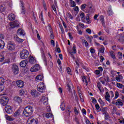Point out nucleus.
<instances>
[{"label":"nucleus","instance_id":"nucleus-44","mask_svg":"<svg viewBox=\"0 0 124 124\" xmlns=\"http://www.w3.org/2000/svg\"><path fill=\"white\" fill-rule=\"evenodd\" d=\"M6 120L10 122H12V121L14 120V118L11 117V116H8L6 117Z\"/></svg>","mask_w":124,"mask_h":124},{"label":"nucleus","instance_id":"nucleus-60","mask_svg":"<svg viewBox=\"0 0 124 124\" xmlns=\"http://www.w3.org/2000/svg\"><path fill=\"white\" fill-rule=\"evenodd\" d=\"M4 60V57L2 55H0V62H3Z\"/></svg>","mask_w":124,"mask_h":124},{"label":"nucleus","instance_id":"nucleus-42","mask_svg":"<svg viewBox=\"0 0 124 124\" xmlns=\"http://www.w3.org/2000/svg\"><path fill=\"white\" fill-rule=\"evenodd\" d=\"M116 86L118 88H119V89H122V88L124 87V86L123 85V84L120 83H117L116 84Z\"/></svg>","mask_w":124,"mask_h":124},{"label":"nucleus","instance_id":"nucleus-40","mask_svg":"<svg viewBox=\"0 0 124 124\" xmlns=\"http://www.w3.org/2000/svg\"><path fill=\"white\" fill-rule=\"evenodd\" d=\"M20 114H21V111L18 109L15 113L14 115L15 117H18Z\"/></svg>","mask_w":124,"mask_h":124},{"label":"nucleus","instance_id":"nucleus-12","mask_svg":"<svg viewBox=\"0 0 124 124\" xmlns=\"http://www.w3.org/2000/svg\"><path fill=\"white\" fill-rule=\"evenodd\" d=\"M31 95L33 96L34 97H37L39 95V93L37 92V91L35 90H32L31 92Z\"/></svg>","mask_w":124,"mask_h":124},{"label":"nucleus","instance_id":"nucleus-9","mask_svg":"<svg viewBox=\"0 0 124 124\" xmlns=\"http://www.w3.org/2000/svg\"><path fill=\"white\" fill-rule=\"evenodd\" d=\"M28 124H37V121L32 117H30L27 121Z\"/></svg>","mask_w":124,"mask_h":124},{"label":"nucleus","instance_id":"nucleus-15","mask_svg":"<svg viewBox=\"0 0 124 124\" xmlns=\"http://www.w3.org/2000/svg\"><path fill=\"white\" fill-rule=\"evenodd\" d=\"M79 16L83 23H86V18H85V13L81 12L79 13Z\"/></svg>","mask_w":124,"mask_h":124},{"label":"nucleus","instance_id":"nucleus-46","mask_svg":"<svg viewBox=\"0 0 124 124\" xmlns=\"http://www.w3.org/2000/svg\"><path fill=\"white\" fill-rule=\"evenodd\" d=\"M79 97L80 98V101L81 102H84V97H83V95H82V93H79Z\"/></svg>","mask_w":124,"mask_h":124},{"label":"nucleus","instance_id":"nucleus-21","mask_svg":"<svg viewBox=\"0 0 124 124\" xmlns=\"http://www.w3.org/2000/svg\"><path fill=\"white\" fill-rule=\"evenodd\" d=\"M112 104H116V105H118L120 106H123L124 105V104L122 101H121V99H118L117 101L115 103V102H112Z\"/></svg>","mask_w":124,"mask_h":124},{"label":"nucleus","instance_id":"nucleus-28","mask_svg":"<svg viewBox=\"0 0 124 124\" xmlns=\"http://www.w3.org/2000/svg\"><path fill=\"white\" fill-rule=\"evenodd\" d=\"M119 41L120 42H122V43H124V34H120V36L119 39Z\"/></svg>","mask_w":124,"mask_h":124},{"label":"nucleus","instance_id":"nucleus-61","mask_svg":"<svg viewBox=\"0 0 124 124\" xmlns=\"http://www.w3.org/2000/svg\"><path fill=\"white\" fill-rule=\"evenodd\" d=\"M48 28H49V31L52 33V31L53 30L52 29V27H51V25L49 24L48 25Z\"/></svg>","mask_w":124,"mask_h":124},{"label":"nucleus","instance_id":"nucleus-6","mask_svg":"<svg viewBox=\"0 0 124 124\" xmlns=\"http://www.w3.org/2000/svg\"><path fill=\"white\" fill-rule=\"evenodd\" d=\"M19 25L20 23H19V21L17 20L10 23V26L11 29H14V28L19 27Z\"/></svg>","mask_w":124,"mask_h":124},{"label":"nucleus","instance_id":"nucleus-56","mask_svg":"<svg viewBox=\"0 0 124 124\" xmlns=\"http://www.w3.org/2000/svg\"><path fill=\"white\" fill-rule=\"evenodd\" d=\"M107 111V108L105 107V108H104L102 110V112H104V113L103 114H105V113H107L106 112Z\"/></svg>","mask_w":124,"mask_h":124},{"label":"nucleus","instance_id":"nucleus-33","mask_svg":"<svg viewBox=\"0 0 124 124\" xmlns=\"http://www.w3.org/2000/svg\"><path fill=\"white\" fill-rule=\"evenodd\" d=\"M46 118H47V119H49V118H53V117H54V115H53L52 113L48 112L46 114Z\"/></svg>","mask_w":124,"mask_h":124},{"label":"nucleus","instance_id":"nucleus-13","mask_svg":"<svg viewBox=\"0 0 124 124\" xmlns=\"http://www.w3.org/2000/svg\"><path fill=\"white\" fill-rule=\"evenodd\" d=\"M17 34H19L20 35V36H24L25 34H26V32H25V31L24 30L21 29H18L17 31Z\"/></svg>","mask_w":124,"mask_h":124},{"label":"nucleus","instance_id":"nucleus-18","mask_svg":"<svg viewBox=\"0 0 124 124\" xmlns=\"http://www.w3.org/2000/svg\"><path fill=\"white\" fill-rule=\"evenodd\" d=\"M29 62H30L31 64H34V63H35V62H36V60H35L33 57L30 56L29 57Z\"/></svg>","mask_w":124,"mask_h":124},{"label":"nucleus","instance_id":"nucleus-34","mask_svg":"<svg viewBox=\"0 0 124 124\" xmlns=\"http://www.w3.org/2000/svg\"><path fill=\"white\" fill-rule=\"evenodd\" d=\"M76 6V3L73 0H70V7H75Z\"/></svg>","mask_w":124,"mask_h":124},{"label":"nucleus","instance_id":"nucleus-14","mask_svg":"<svg viewBox=\"0 0 124 124\" xmlns=\"http://www.w3.org/2000/svg\"><path fill=\"white\" fill-rule=\"evenodd\" d=\"M16 85L18 88H23L24 86V81L22 80H17L16 81Z\"/></svg>","mask_w":124,"mask_h":124},{"label":"nucleus","instance_id":"nucleus-29","mask_svg":"<svg viewBox=\"0 0 124 124\" xmlns=\"http://www.w3.org/2000/svg\"><path fill=\"white\" fill-rule=\"evenodd\" d=\"M42 57L43 58V60L44 62H45V63L46 65H47V59H46V57H45V54L43 52L42 53Z\"/></svg>","mask_w":124,"mask_h":124},{"label":"nucleus","instance_id":"nucleus-27","mask_svg":"<svg viewBox=\"0 0 124 124\" xmlns=\"http://www.w3.org/2000/svg\"><path fill=\"white\" fill-rule=\"evenodd\" d=\"M105 99L107 101L110 102V95H109V92H107L106 93Z\"/></svg>","mask_w":124,"mask_h":124},{"label":"nucleus","instance_id":"nucleus-51","mask_svg":"<svg viewBox=\"0 0 124 124\" xmlns=\"http://www.w3.org/2000/svg\"><path fill=\"white\" fill-rule=\"evenodd\" d=\"M43 5L45 8V10H47V8L46 7V3H45V1H44V0H43Z\"/></svg>","mask_w":124,"mask_h":124},{"label":"nucleus","instance_id":"nucleus-8","mask_svg":"<svg viewBox=\"0 0 124 124\" xmlns=\"http://www.w3.org/2000/svg\"><path fill=\"white\" fill-rule=\"evenodd\" d=\"M40 68L39 65L36 64L31 68V72H36V71H38L39 70Z\"/></svg>","mask_w":124,"mask_h":124},{"label":"nucleus","instance_id":"nucleus-57","mask_svg":"<svg viewBox=\"0 0 124 124\" xmlns=\"http://www.w3.org/2000/svg\"><path fill=\"white\" fill-rule=\"evenodd\" d=\"M78 26H79V27H81L82 29H84L85 28V25L83 23H79Z\"/></svg>","mask_w":124,"mask_h":124},{"label":"nucleus","instance_id":"nucleus-62","mask_svg":"<svg viewBox=\"0 0 124 124\" xmlns=\"http://www.w3.org/2000/svg\"><path fill=\"white\" fill-rule=\"evenodd\" d=\"M74 11H79V7L78 6H75L74 8Z\"/></svg>","mask_w":124,"mask_h":124},{"label":"nucleus","instance_id":"nucleus-26","mask_svg":"<svg viewBox=\"0 0 124 124\" xmlns=\"http://www.w3.org/2000/svg\"><path fill=\"white\" fill-rule=\"evenodd\" d=\"M4 42L2 40H0V50H1V49H3V48H4Z\"/></svg>","mask_w":124,"mask_h":124},{"label":"nucleus","instance_id":"nucleus-50","mask_svg":"<svg viewBox=\"0 0 124 124\" xmlns=\"http://www.w3.org/2000/svg\"><path fill=\"white\" fill-rule=\"evenodd\" d=\"M86 6H87V5L86 4H82L81 6V10H84V9H85V8H86Z\"/></svg>","mask_w":124,"mask_h":124},{"label":"nucleus","instance_id":"nucleus-11","mask_svg":"<svg viewBox=\"0 0 124 124\" xmlns=\"http://www.w3.org/2000/svg\"><path fill=\"white\" fill-rule=\"evenodd\" d=\"M14 100L16 103H18V104H20V103H22V98L18 96L14 97Z\"/></svg>","mask_w":124,"mask_h":124},{"label":"nucleus","instance_id":"nucleus-53","mask_svg":"<svg viewBox=\"0 0 124 124\" xmlns=\"http://www.w3.org/2000/svg\"><path fill=\"white\" fill-rule=\"evenodd\" d=\"M94 73L96 75H99V74H100V71H99L98 70H95Z\"/></svg>","mask_w":124,"mask_h":124},{"label":"nucleus","instance_id":"nucleus-59","mask_svg":"<svg viewBox=\"0 0 124 124\" xmlns=\"http://www.w3.org/2000/svg\"><path fill=\"white\" fill-rule=\"evenodd\" d=\"M116 73H117V71H111V74H112V75H113V76H115V75H116Z\"/></svg>","mask_w":124,"mask_h":124},{"label":"nucleus","instance_id":"nucleus-10","mask_svg":"<svg viewBox=\"0 0 124 124\" xmlns=\"http://www.w3.org/2000/svg\"><path fill=\"white\" fill-rule=\"evenodd\" d=\"M5 110L7 114H10V113H12V108L9 105H7L5 107Z\"/></svg>","mask_w":124,"mask_h":124},{"label":"nucleus","instance_id":"nucleus-37","mask_svg":"<svg viewBox=\"0 0 124 124\" xmlns=\"http://www.w3.org/2000/svg\"><path fill=\"white\" fill-rule=\"evenodd\" d=\"M108 14L109 16H111V15H112L113 14V12L112 11V9L111 8H108Z\"/></svg>","mask_w":124,"mask_h":124},{"label":"nucleus","instance_id":"nucleus-48","mask_svg":"<svg viewBox=\"0 0 124 124\" xmlns=\"http://www.w3.org/2000/svg\"><path fill=\"white\" fill-rule=\"evenodd\" d=\"M19 94H20V95H21V96L22 95H24V94H25V91H24V90H20L19 91Z\"/></svg>","mask_w":124,"mask_h":124},{"label":"nucleus","instance_id":"nucleus-32","mask_svg":"<svg viewBox=\"0 0 124 124\" xmlns=\"http://www.w3.org/2000/svg\"><path fill=\"white\" fill-rule=\"evenodd\" d=\"M72 51H73L69 52V54H70V55H72V54H76V46H73Z\"/></svg>","mask_w":124,"mask_h":124},{"label":"nucleus","instance_id":"nucleus-25","mask_svg":"<svg viewBox=\"0 0 124 124\" xmlns=\"http://www.w3.org/2000/svg\"><path fill=\"white\" fill-rule=\"evenodd\" d=\"M85 19L86 20L85 23H86L87 25H89L91 24V23H92V20L90 19V16H89V15H87Z\"/></svg>","mask_w":124,"mask_h":124},{"label":"nucleus","instance_id":"nucleus-16","mask_svg":"<svg viewBox=\"0 0 124 124\" xmlns=\"http://www.w3.org/2000/svg\"><path fill=\"white\" fill-rule=\"evenodd\" d=\"M41 101L43 102L44 105H47L48 104V98L46 97H43L41 99Z\"/></svg>","mask_w":124,"mask_h":124},{"label":"nucleus","instance_id":"nucleus-19","mask_svg":"<svg viewBox=\"0 0 124 124\" xmlns=\"http://www.w3.org/2000/svg\"><path fill=\"white\" fill-rule=\"evenodd\" d=\"M27 64H28V60H25L22 61L20 63V65L21 67H25L27 65Z\"/></svg>","mask_w":124,"mask_h":124},{"label":"nucleus","instance_id":"nucleus-22","mask_svg":"<svg viewBox=\"0 0 124 124\" xmlns=\"http://www.w3.org/2000/svg\"><path fill=\"white\" fill-rule=\"evenodd\" d=\"M43 79V75H38L36 77V81H42Z\"/></svg>","mask_w":124,"mask_h":124},{"label":"nucleus","instance_id":"nucleus-5","mask_svg":"<svg viewBox=\"0 0 124 124\" xmlns=\"http://www.w3.org/2000/svg\"><path fill=\"white\" fill-rule=\"evenodd\" d=\"M16 45L15 44H13L10 42L8 43L7 46V48L8 50H9L10 51H13L15 49V46Z\"/></svg>","mask_w":124,"mask_h":124},{"label":"nucleus","instance_id":"nucleus-23","mask_svg":"<svg viewBox=\"0 0 124 124\" xmlns=\"http://www.w3.org/2000/svg\"><path fill=\"white\" fill-rule=\"evenodd\" d=\"M15 40L16 42H18V43H22L24 41V39H20L18 37H15Z\"/></svg>","mask_w":124,"mask_h":124},{"label":"nucleus","instance_id":"nucleus-63","mask_svg":"<svg viewBox=\"0 0 124 124\" xmlns=\"http://www.w3.org/2000/svg\"><path fill=\"white\" fill-rule=\"evenodd\" d=\"M86 32L89 33V34H91V33H92V30L90 29H87L86 30Z\"/></svg>","mask_w":124,"mask_h":124},{"label":"nucleus","instance_id":"nucleus-1","mask_svg":"<svg viewBox=\"0 0 124 124\" xmlns=\"http://www.w3.org/2000/svg\"><path fill=\"white\" fill-rule=\"evenodd\" d=\"M23 113L25 117H30V116H31L32 115V113H33L32 107L30 106L26 107L25 108Z\"/></svg>","mask_w":124,"mask_h":124},{"label":"nucleus","instance_id":"nucleus-36","mask_svg":"<svg viewBox=\"0 0 124 124\" xmlns=\"http://www.w3.org/2000/svg\"><path fill=\"white\" fill-rule=\"evenodd\" d=\"M66 16L67 18H69V19H71V20H73V16L71 15V14L69 13H66Z\"/></svg>","mask_w":124,"mask_h":124},{"label":"nucleus","instance_id":"nucleus-30","mask_svg":"<svg viewBox=\"0 0 124 124\" xmlns=\"http://www.w3.org/2000/svg\"><path fill=\"white\" fill-rule=\"evenodd\" d=\"M109 54L112 59H113V60H116V55H115V52H114V51H111L109 52Z\"/></svg>","mask_w":124,"mask_h":124},{"label":"nucleus","instance_id":"nucleus-55","mask_svg":"<svg viewBox=\"0 0 124 124\" xmlns=\"http://www.w3.org/2000/svg\"><path fill=\"white\" fill-rule=\"evenodd\" d=\"M77 31H78V34H82L83 33V31H82V30H80L79 29H77Z\"/></svg>","mask_w":124,"mask_h":124},{"label":"nucleus","instance_id":"nucleus-47","mask_svg":"<svg viewBox=\"0 0 124 124\" xmlns=\"http://www.w3.org/2000/svg\"><path fill=\"white\" fill-rule=\"evenodd\" d=\"M119 92H116L114 99H117V98H118L119 97Z\"/></svg>","mask_w":124,"mask_h":124},{"label":"nucleus","instance_id":"nucleus-52","mask_svg":"<svg viewBox=\"0 0 124 124\" xmlns=\"http://www.w3.org/2000/svg\"><path fill=\"white\" fill-rule=\"evenodd\" d=\"M67 73L68 74H70V72H71V69H70V68L67 67L66 68Z\"/></svg>","mask_w":124,"mask_h":124},{"label":"nucleus","instance_id":"nucleus-54","mask_svg":"<svg viewBox=\"0 0 124 124\" xmlns=\"http://www.w3.org/2000/svg\"><path fill=\"white\" fill-rule=\"evenodd\" d=\"M4 89V86H3V85L0 84V92L3 91Z\"/></svg>","mask_w":124,"mask_h":124},{"label":"nucleus","instance_id":"nucleus-49","mask_svg":"<svg viewBox=\"0 0 124 124\" xmlns=\"http://www.w3.org/2000/svg\"><path fill=\"white\" fill-rule=\"evenodd\" d=\"M60 108H61V110H62V111H63V110H64V104L63 103L61 104L60 106Z\"/></svg>","mask_w":124,"mask_h":124},{"label":"nucleus","instance_id":"nucleus-35","mask_svg":"<svg viewBox=\"0 0 124 124\" xmlns=\"http://www.w3.org/2000/svg\"><path fill=\"white\" fill-rule=\"evenodd\" d=\"M55 5H52V8L53 10H54V12L57 13V9L56 8V7L57 6V2H54Z\"/></svg>","mask_w":124,"mask_h":124},{"label":"nucleus","instance_id":"nucleus-31","mask_svg":"<svg viewBox=\"0 0 124 124\" xmlns=\"http://www.w3.org/2000/svg\"><path fill=\"white\" fill-rule=\"evenodd\" d=\"M115 79L117 82H121V80H122L123 79V76L120 75H118V76L116 77Z\"/></svg>","mask_w":124,"mask_h":124},{"label":"nucleus","instance_id":"nucleus-3","mask_svg":"<svg viewBox=\"0 0 124 124\" xmlns=\"http://www.w3.org/2000/svg\"><path fill=\"white\" fill-rule=\"evenodd\" d=\"M46 87L43 82L40 83L37 86V90L40 93H44Z\"/></svg>","mask_w":124,"mask_h":124},{"label":"nucleus","instance_id":"nucleus-64","mask_svg":"<svg viewBox=\"0 0 124 124\" xmlns=\"http://www.w3.org/2000/svg\"><path fill=\"white\" fill-rule=\"evenodd\" d=\"M90 52L91 54H93L95 53V50L93 48H90Z\"/></svg>","mask_w":124,"mask_h":124},{"label":"nucleus","instance_id":"nucleus-39","mask_svg":"<svg viewBox=\"0 0 124 124\" xmlns=\"http://www.w3.org/2000/svg\"><path fill=\"white\" fill-rule=\"evenodd\" d=\"M82 43H84L85 47H88V46H89V43H88V42L86 41V40L85 39H82Z\"/></svg>","mask_w":124,"mask_h":124},{"label":"nucleus","instance_id":"nucleus-7","mask_svg":"<svg viewBox=\"0 0 124 124\" xmlns=\"http://www.w3.org/2000/svg\"><path fill=\"white\" fill-rule=\"evenodd\" d=\"M12 69L13 73H14L15 75H17V74L19 73V68L16 65H13Z\"/></svg>","mask_w":124,"mask_h":124},{"label":"nucleus","instance_id":"nucleus-45","mask_svg":"<svg viewBox=\"0 0 124 124\" xmlns=\"http://www.w3.org/2000/svg\"><path fill=\"white\" fill-rule=\"evenodd\" d=\"M98 101L101 105H102L103 106H104V105L105 104V103H104V102H103V101H102V100H101V98L99 99Z\"/></svg>","mask_w":124,"mask_h":124},{"label":"nucleus","instance_id":"nucleus-20","mask_svg":"<svg viewBox=\"0 0 124 124\" xmlns=\"http://www.w3.org/2000/svg\"><path fill=\"white\" fill-rule=\"evenodd\" d=\"M8 19L10 20V21H13L15 20V15L13 14H11L8 16Z\"/></svg>","mask_w":124,"mask_h":124},{"label":"nucleus","instance_id":"nucleus-38","mask_svg":"<svg viewBox=\"0 0 124 124\" xmlns=\"http://www.w3.org/2000/svg\"><path fill=\"white\" fill-rule=\"evenodd\" d=\"M82 81L84 83H85L86 86H88V81L86 79V77H82Z\"/></svg>","mask_w":124,"mask_h":124},{"label":"nucleus","instance_id":"nucleus-43","mask_svg":"<svg viewBox=\"0 0 124 124\" xmlns=\"http://www.w3.org/2000/svg\"><path fill=\"white\" fill-rule=\"evenodd\" d=\"M104 49L105 48L104 47V46H102L99 50V53L98 54H99V53H101V54H103V53H104Z\"/></svg>","mask_w":124,"mask_h":124},{"label":"nucleus","instance_id":"nucleus-24","mask_svg":"<svg viewBox=\"0 0 124 124\" xmlns=\"http://www.w3.org/2000/svg\"><path fill=\"white\" fill-rule=\"evenodd\" d=\"M100 21L101 22L102 25L103 27H105V22H104V16H101L99 17Z\"/></svg>","mask_w":124,"mask_h":124},{"label":"nucleus","instance_id":"nucleus-58","mask_svg":"<svg viewBox=\"0 0 124 124\" xmlns=\"http://www.w3.org/2000/svg\"><path fill=\"white\" fill-rule=\"evenodd\" d=\"M105 117L106 120H108V118H109V114H108L107 113H105Z\"/></svg>","mask_w":124,"mask_h":124},{"label":"nucleus","instance_id":"nucleus-4","mask_svg":"<svg viewBox=\"0 0 124 124\" xmlns=\"http://www.w3.org/2000/svg\"><path fill=\"white\" fill-rule=\"evenodd\" d=\"M8 97L7 96H3L0 100V103H1V105L3 106H5L8 103L9 101Z\"/></svg>","mask_w":124,"mask_h":124},{"label":"nucleus","instance_id":"nucleus-17","mask_svg":"<svg viewBox=\"0 0 124 124\" xmlns=\"http://www.w3.org/2000/svg\"><path fill=\"white\" fill-rule=\"evenodd\" d=\"M20 6L21 7V14H25L26 13V10H25V7H24V2L22 1H20Z\"/></svg>","mask_w":124,"mask_h":124},{"label":"nucleus","instance_id":"nucleus-2","mask_svg":"<svg viewBox=\"0 0 124 124\" xmlns=\"http://www.w3.org/2000/svg\"><path fill=\"white\" fill-rule=\"evenodd\" d=\"M29 51L27 49H23L20 53V58L22 59H27L29 57Z\"/></svg>","mask_w":124,"mask_h":124},{"label":"nucleus","instance_id":"nucleus-41","mask_svg":"<svg viewBox=\"0 0 124 124\" xmlns=\"http://www.w3.org/2000/svg\"><path fill=\"white\" fill-rule=\"evenodd\" d=\"M4 83V78L2 77H0V85H3Z\"/></svg>","mask_w":124,"mask_h":124}]
</instances>
